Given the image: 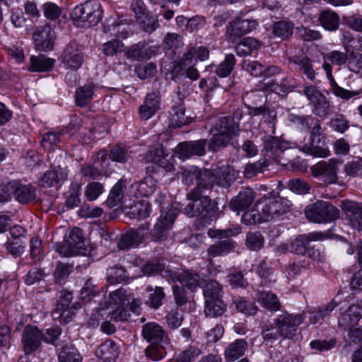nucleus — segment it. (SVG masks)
I'll list each match as a JSON object with an SVG mask.
<instances>
[{
    "label": "nucleus",
    "mask_w": 362,
    "mask_h": 362,
    "mask_svg": "<svg viewBox=\"0 0 362 362\" xmlns=\"http://www.w3.org/2000/svg\"><path fill=\"white\" fill-rule=\"evenodd\" d=\"M236 60L233 54H226L225 59L216 69V74L219 77H227L230 74L235 65Z\"/></svg>",
    "instance_id": "52"
},
{
    "label": "nucleus",
    "mask_w": 362,
    "mask_h": 362,
    "mask_svg": "<svg viewBox=\"0 0 362 362\" xmlns=\"http://www.w3.org/2000/svg\"><path fill=\"white\" fill-rule=\"evenodd\" d=\"M257 25L256 21L235 18L227 28V39L230 42H235L242 36L255 29Z\"/></svg>",
    "instance_id": "10"
},
{
    "label": "nucleus",
    "mask_w": 362,
    "mask_h": 362,
    "mask_svg": "<svg viewBox=\"0 0 362 362\" xmlns=\"http://www.w3.org/2000/svg\"><path fill=\"white\" fill-rule=\"evenodd\" d=\"M182 286L194 291L200 285V276L193 271L187 270L178 274L176 278Z\"/></svg>",
    "instance_id": "39"
},
{
    "label": "nucleus",
    "mask_w": 362,
    "mask_h": 362,
    "mask_svg": "<svg viewBox=\"0 0 362 362\" xmlns=\"http://www.w3.org/2000/svg\"><path fill=\"white\" fill-rule=\"evenodd\" d=\"M320 25L328 31H335L339 25V17L337 13L325 10L320 13L318 17Z\"/></svg>",
    "instance_id": "35"
},
{
    "label": "nucleus",
    "mask_w": 362,
    "mask_h": 362,
    "mask_svg": "<svg viewBox=\"0 0 362 362\" xmlns=\"http://www.w3.org/2000/svg\"><path fill=\"white\" fill-rule=\"evenodd\" d=\"M302 151L315 157L329 156V151L325 145V136L320 124L312 127L308 141L302 146Z\"/></svg>",
    "instance_id": "6"
},
{
    "label": "nucleus",
    "mask_w": 362,
    "mask_h": 362,
    "mask_svg": "<svg viewBox=\"0 0 362 362\" xmlns=\"http://www.w3.org/2000/svg\"><path fill=\"white\" fill-rule=\"evenodd\" d=\"M62 62L68 68L76 70L83 63L82 53L72 46H67L64 52Z\"/></svg>",
    "instance_id": "31"
},
{
    "label": "nucleus",
    "mask_w": 362,
    "mask_h": 362,
    "mask_svg": "<svg viewBox=\"0 0 362 362\" xmlns=\"http://www.w3.org/2000/svg\"><path fill=\"white\" fill-rule=\"evenodd\" d=\"M347 176L357 177L362 175V158L346 163L344 166Z\"/></svg>",
    "instance_id": "64"
},
{
    "label": "nucleus",
    "mask_w": 362,
    "mask_h": 362,
    "mask_svg": "<svg viewBox=\"0 0 362 362\" xmlns=\"http://www.w3.org/2000/svg\"><path fill=\"white\" fill-rule=\"evenodd\" d=\"M290 120L302 129L309 130V132L313 127L320 124L317 119L311 115H292L290 116Z\"/></svg>",
    "instance_id": "53"
},
{
    "label": "nucleus",
    "mask_w": 362,
    "mask_h": 362,
    "mask_svg": "<svg viewBox=\"0 0 362 362\" xmlns=\"http://www.w3.org/2000/svg\"><path fill=\"white\" fill-rule=\"evenodd\" d=\"M239 126L234 119L229 117L216 118L211 127V132H218L236 136L239 134Z\"/></svg>",
    "instance_id": "20"
},
{
    "label": "nucleus",
    "mask_w": 362,
    "mask_h": 362,
    "mask_svg": "<svg viewBox=\"0 0 362 362\" xmlns=\"http://www.w3.org/2000/svg\"><path fill=\"white\" fill-rule=\"evenodd\" d=\"M76 308L75 306L66 308L64 305H60L56 307L52 315L53 319H58L62 324H67L71 320L76 313Z\"/></svg>",
    "instance_id": "51"
},
{
    "label": "nucleus",
    "mask_w": 362,
    "mask_h": 362,
    "mask_svg": "<svg viewBox=\"0 0 362 362\" xmlns=\"http://www.w3.org/2000/svg\"><path fill=\"white\" fill-rule=\"evenodd\" d=\"M120 353L119 345L112 340L104 341L97 350V356L105 362H114Z\"/></svg>",
    "instance_id": "27"
},
{
    "label": "nucleus",
    "mask_w": 362,
    "mask_h": 362,
    "mask_svg": "<svg viewBox=\"0 0 362 362\" xmlns=\"http://www.w3.org/2000/svg\"><path fill=\"white\" fill-rule=\"evenodd\" d=\"M104 187L102 184L97 182L88 183L86 187L84 195L88 201H94L103 194Z\"/></svg>",
    "instance_id": "62"
},
{
    "label": "nucleus",
    "mask_w": 362,
    "mask_h": 362,
    "mask_svg": "<svg viewBox=\"0 0 362 362\" xmlns=\"http://www.w3.org/2000/svg\"><path fill=\"white\" fill-rule=\"evenodd\" d=\"M262 335L265 341H274L281 337L279 327L274 323L266 322L262 327Z\"/></svg>",
    "instance_id": "59"
},
{
    "label": "nucleus",
    "mask_w": 362,
    "mask_h": 362,
    "mask_svg": "<svg viewBox=\"0 0 362 362\" xmlns=\"http://www.w3.org/2000/svg\"><path fill=\"white\" fill-rule=\"evenodd\" d=\"M125 188L126 184L122 180H119L113 186L106 202L109 207H115L120 203L124 197Z\"/></svg>",
    "instance_id": "43"
},
{
    "label": "nucleus",
    "mask_w": 362,
    "mask_h": 362,
    "mask_svg": "<svg viewBox=\"0 0 362 362\" xmlns=\"http://www.w3.org/2000/svg\"><path fill=\"white\" fill-rule=\"evenodd\" d=\"M235 243L231 239H224L211 245L206 250V259L211 262L212 259L225 256L234 250Z\"/></svg>",
    "instance_id": "22"
},
{
    "label": "nucleus",
    "mask_w": 362,
    "mask_h": 362,
    "mask_svg": "<svg viewBox=\"0 0 362 362\" xmlns=\"http://www.w3.org/2000/svg\"><path fill=\"white\" fill-rule=\"evenodd\" d=\"M226 310V305L221 299L205 300L204 314L206 317H218Z\"/></svg>",
    "instance_id": "42"
},
{
    "label": "nucleus",
    "mask_w": 362,
    "mask_h": 362,
    "mask_svg": "<svg viewBox=\"0 0 362 362\" xmlns=\"http://www.w3.org/2000/svg\"><path fill=\"white\" fill-rule=\"evenodd\" d=\"M362 317V308L360 305H351L339 319V325L341 327H351Z\"/></svg>",
    "instance_id": "28"
},
{
    "label": "nucleus",
    "mask_w": 362,
    "mask_h": 362,
    "mask_svg": "<svg viewBox=\"0 0 362 362\" xmlns=\"http://www.w3.org/2000/svg\"><path fill=\"white\" fill-rule=\"evenodd\" d=\"M247 342L243 339H238L230 343L224 351L225 358L227 361H235L245 354Z\"/></svg>",
    "instance_id": "29"
},
{
    "label": "nucleus",
    "mask_w": 362,
    "mask_h": 362,
    "mask_svg": "<svg viewBox=\"0 0 362 362\" xmlns=\"http://www.w3.org/2000/svg\"><path fill=\"white\" fill-rule=\"evenodd\" d=\"M187 123V118L185 116V108L181 100L175 103L172 110L170 112V125L172 127H180Z\"/></svg>",
    "instance_id": "30"
},
{
    "label": "nucleus",
    "mask_w": 362,
    "mask_h": 362,
    "mask_svg": "<svg viewBox=\"0 0 362 362\" xmlns=\"http://www.w3.org/2000/svg\"><path fill=\"white\" fill-rule=\"evenodd\" d=\"M290 63L296 66L308 79L313 81L315 78V72L313 67L312 61L307 57H293L288 59Z\"/></svg>",
    "instance_id": "38"
},
{
    "label": "nucleus",
    "mask_w": 362,
    "mask_h": 362,
    "mask_svg": "<svg viewBox=\"0 0 362 362\" xmlns=\"http://www.w3.org/2000/svg\"><path fill=\"white\" fill-rule=\"evenodd\" d=\"M33 39L37 49L49 51L54 47V32L49 25L42 26L33 33Z\"/></svg>",
    "instance_id": "16"
},
{
    "label": "nucleus",
    "mask_w": 362,
    "mask_h": 362,
    "mask_svg": "<svg viewBox=\"0 0 362 362\" xmlns=\"http://www.w3.org/2000/svg\"><path fill=\"white\" fill-rule=\"evenodd\" d=\"M264 238L259 232H250L247 234L246 245L252 250H258L264 245Z\"/></svg>",
    "instance_id": "63"
},
{
    "label": "nucleus",
    "mask_w": 362,
    "mask_h": 362,
    "mask_svg": "<svg viewBox=\"0 0 362 362\" xmlns=\"http://www.w3.org/2000/svg\"><path fill=\"white\" fill-rule=\"evenodd\" d=\"M341 164V160L332 158L327 161L318 162L312 166L311 172L315 177L325 176V181L328 183H335L337 180L338 169Z\"/></svg>",
    "instance_id": "9"
},
{
    "label": "nucleus",
    "mask_w": 362,
    "mask_h": 362,
    "mask_svg": "<svg viewBox=\"0 0 362 362\" xmlns=\"http://www.w3.org/2000/svg\"><path fill=\"white\" fill-rule=\"evenodd\" d=\"M255 192L252 189L245 187L230 202V207L239 214L247 209L253 202Z\"/></svg>",
    "instance_id": "21"
},
{
    "label": "nucleus",
    "mask_w": 362,
    "mask_h": 362,
    "mask_svg": "<svg viewBox=\"0 0 362 362\" xmlns=\"http://www.w3.org/2000/svg\"><path fill=\"white\" fill-rule=\"evenodd\" d=\"M54 60L46 58L43 55L30 57V68L32 71L43 72L49 71L54 64Z\"/></svg>",
    "instance_id": "47"
},
{
    "label": "nucleus",
    "mask_w": 362,
    "mask_h": 362,
    "mask_svg": "<svg viewBox=\"0 0 362 362\" xmlns=\"http://www.w3.org/2000/svg\"><path fill=\"white\" fill-rule=\"evenodd\" d=\"M255 299L264 308L271 311H277L281 308V303L278 297L271 292L259 291L256 294Z\"/></svg>",
    "instance_id": "34"
},
{
    "label": "nucleus",
    "mask_w": 362,
    "mask_h": 362,
    "mask_svg": "<svg viewBox=\"0 0 362 362\" xmlns=\"http://www.w3.org/2000/svg\"><path fill=\"white\" fill-rule=\"evenodd\" d=\"M204 296L205 300L221 299L222 287L216 281H209L204 288Z\"/></svg>",
    "instance_id": "56"
},
{
    "label": "nucleus",
    "mask_w": 362,
    "mask_h": 362,
    "mask_svg": "<svg viewBox=\"0 0 362 362\" xmlns=\"http://www.w3.org/2000/svg\"><path fill=\"white\" fill-rule=\"evenodd\" d=\"M269 165V159L264 158L254 163H249L244 167L243 175L247 179H251L258 174L262 173Z\"/></svg>",
    "instance_id": "40"
},
{
    "label": "nucleus",
    "mask_w": 362,
    "mask_h": 362,
    "mask_svg": "<svg viewBox=\"0 0 362 362\" xmlns=\"http://www.w3.org/2000/svg\"><path fill=\"white\" fill-rule=\"evenodd\" d=\"M264 158L269 159L270 164L272 160H276L287 148V144L276 136H265L263 138Z\"/></svg>",
    "instance_id": "17"
},
{
    "label": "nucleus",
    "mask_w": 362,
    "mask_h": 362,
    "mask_svg": "<svg viewBox=\"0 0 362 362\" xmlns=\"http://www.w3.org/2000/svg\"><path fill=\"white\" fill-rule=\"evenodd\" d=\"M177 214L176 209H170L161 214L151 232L155 242H160L165 238L166 232L173 227Z\"/></svg>",
    "instance_id": "12"
},
{
    "label": "nucleus",
    "mask_w": 362,
    "mask_h": 362,
    "mask_svg": "<svg viewBox=\"0 0 362 362\" xmlns=\"http://www.w3.org/2000/svg\"><path fill=\"white\" fill-rule=\"evenodd\" d=\"M93 86L90 84L78 88L75 94L76 103L79 107H84L93 99Z\"/></svg>",
    "instance_id": "46"
},
{
    "label": "nucleus",
    "mask_w": 362,
    "mask_h": 362,
    "mask_svg": "<svg viewBox=\"0 0 362 362\" xmlns=\"http://www.w3.org/2000/svg\"><path fill=\"white\" fill-rule=\"evenodd\" d=\"M68 248L62 246L57 249V252L64 256H71L81 253L84 250V238L82 230L74 228L70 232L66 239Z\"/></svg>",
    "instance_id": "11"
},
{
    "label": "nucleus",
    "mask_w": 362,
    "mask_h": 362,
    "mask_svg": "<svg viewBox=\"0 0 362 362\" xmlns=\"http://www.w3.org/2000/svg\"><path fill=\"white\" fill-rule=\"evenodd\" d=\"M59 362H82L83 358L78 349L71 344L62 345L58 349Z\"/></svg>",
    "instance_id": "33"
},
{
    "label": "nucleus",
    "mask_w": 362,
    "mask_h": 362,
    "mask_svg": "<svg viewBox=\"0 0 362 362\" xmlns=\"http://www.w3.org/2000/svg\"><path fill=\"white\" fill-rule=\"evenodd\" d=\"M303 93L309 101L315 115L325 119L329 115L331 112L329 101L317 87L312 85L305 86Z\"/></svg>",
    "instance_id": "7"
},
{
    "label": "nucleus",
    "mask_w": 362,
    "mask_h": 362,
    "mask_svg": "<svg viewBox=\"0 0 362 362\" xmlns=\"http://www.w3.org/2000/svg\"><path fill=\"white\" fill-rule=\"evenodd\" d=\"M290 206V202L282 197H264L251 210L244 212L242 221L247 225L268 221L289 211Z\"/></svg>",
    "instance_id": "1"
},
{
    "label": "nucleus",
    "mask_w": 362,
    "mask_h": 362,
    "mask_svg": "<svg viewBox=\"0 0 362 362\" xmlns=\"http://www.w3.org/2000/svg\"><path fill=\"white\" fill-rule=\"evenodd\" d=\"M202 172L203 171L194 167L185 169L182 173V182L187 185H191L194 183V180H197V186H199L201 182Z\"/></svg>",
    "instance_id": "61"
},
{
    "label": "nucleus",
    "mask_w": 362,
    "mask_h": 362,
    "mask_svg": "<svg viewBox=\"0 0 362 362\" xmlns=\"http://www.w3.org/2000/svg\"><path fill=\"white\" fill-rule=\"evenodd\" d=\"M160 97L156 92H151L146 95L144 103L139 108V114L141 119L147 120L151 118L160 109Z\"/></svg>",
    "instance_id": "19"
},
{
    "label": "nucleus",
    "mask_w": 362,
    "mask_h": 362,
    "mask_svg": "<svg viewBox=\"0 0 362 362\" xmlns=\"http://www.w3.org/2000/svg\"><path fill=\"white\" fill-rule=\"evenodd\" d=\"M209 190L199 184L187 194V199L191 201L184 209V213L187 216L204 220H210L214 216L218 208L206 194Z\"/></svg>",
    "instance_id": "2"
},
{
    "label": "nucleus",
    "mask_w": 362,
    "mask_h": 362,
    "mask_svg": "<svg viewBox=\"0 0 362 362\" xmlns=\"http://www.w3.org/2000/svg\"><path fill=\"white\" fill-rule=\"evenodd\" d=\"M132 153L129 148L115 146L110 150L109 156L113 161L125 163L132 157Z\"/></svg>",
    "instance_id": "55"
},
{
    "label": "nucleus",
    "mask_w": 362,
    "mask_h": 362,
    "mask_svg": "<svg viewBox=\"0 0 362 362\" xmlns=\"http://www.w3.org/2000/svg\"><path fill=\"white\" fill-rule=\"evenodd\" d=\"M81 187L78 182H72L70 185L68 196L65 202V205L68 208L72 209L77 206L80 203V194Z\"/></svg>",
    "instance_id": "54"
},
{
    "label": "nucleus",
    "mask_w": 362,
    "mask_h": 362,
    "mask_svg": "<svg viewBox=\"0 0 362 362\" xmlns=\"http://www.w3.org/2000/svg\"><path fill=\"white\" fill-rule=\"evenodd\" d=\"M303 320V314L292 315L284 313L274 320V324L279 327L281 337L288 338L293 334Z\"/></svg>",
    "instance_id": "8"
},
{
    "label": "nucleus",
    "mask_w": 362,
    "mask_h": 362,
    "mask_svg": "<svg viewBox=\"0 0 362 362\" xmlns=\"http://www.w3.org/2000/svg\"><path fill=\"white\" fill-rule=\"evenodd\" d=\"M304 212L309 221L317 223L332 222L340 216V211L337 207L322 200L308 205Z\"/></svg>",
    "instance_id": "4"
},
{
    "label": "nucleus",
    "mask_w": 362,
    "mask_h": 362,
    "mask_svg": "<svg viewBox=\"0 0 362 362\" xmlns=\"http://www.w3.org/2000/svg\"><path fill=\"white\" fill-rule=\"evenodd\" d=\"M323 69L326 72L327 77L329 81V84L331 86V91L333 93L334 95L337 97L341 98L344 100H349L350 98L357 96L359 95L358 91H351L346 90L341 86H339L337 83L335 81L334 76L332 73V66L328 62H324Z\"/></svg>",
    "instance_id": "23"
},
{
    "label": "nucleus",
    "mask_w": 362,
    "mask_h": 362,
    "mask_svg": "<svg viewBox=\"0 0 362 362\" xmlns=\"http://www.w3.org/2000/svg\"><path fill=\"white\" fill-rule=\"evenodd\" d=\"M146 291L148 293V299L146 301V304L152 308H158L162 305L163 300L165 296L163 288L160 286H156L154 288L148 286Z\"/></svg>",
    "instance_id": "45"
},
{
    "label": "nucleus",
    "mask_w": 362,
    "mask_h": 362,
    "mask_svg": "<svg viewBox=\"0 0 362 362\" xmlns=\"http://www.w3.org/2000/svg\"><path fill=\"white\" fill-rule=\"evenodd\" d=\"M237 311L245 315H254L258 310V307L254 302H250L242 297H235L233 300Z\"/></svg>",
    "instance_id": "50"
},
{
    "label": "nucleus",
    "mask_w": 362,
    "mask_h": 362,
    "mask_svg": "<svg viewBox=\"0 0 362 362\" xmlns=\"http://www.w3.org/2000/svg\"><path fill=\"white\" fill-rule=\"evenodd\" d=\"M137 20L142 29L148 33L155 31L159 26L158 19L153 16L150 12L140 16Z\"/></svg>",
    "instance_id": "57"
},
{
    "label": "nucleus",
    "mask_w": 362,
    "mask_h": 362,
    "mask_svg": "<svg viewBox=\"0 0 362 362\" xmlns=\"http://www.w3.org/2000/svg\"><path fill=\"white\" fill-rule=\"evenodd\" d=\"M286 187L291 192L298 194H308L311 189L310 184L299 178L292 179L288 181Z\"/></svg>",
    "instance_id": "58"
},
{
    "label": "nucleus",
    "mask_w": 362,
    "mask_h": 362,
    "mask_svg": "<svg viewBox=\"0 0 362 362\" xmlns=\"http://www.w3.org/2000/svg\"><path fill=\"white\" fill-rule=\"evenodd\" d=\"M343 209L353 226L362 230V203L344 202Z\"/></svg>",
    "instance_id": "25"
},
{
    "label": "nucleus",
    "mask_w": 362,
    "mask_h": 362,
    "mask_svg": "<svg viewBox=\"0 0 362 362\" xmlns=\"http://www.w3.org/2000/svg\"><path fill=\"white\" fill-rule=\"evenodd\" d=\"M241 233V228L235 226L233 228H228L224 230H218L210 228L207 231V235L211 238L219 239H230V237L235 236Z\"/></svg>",
    "instance_id": "60"
},
{
    "label": "nucleus",
    "mask_w": 362,
    "mask_h": 362,
    "mask_svg": "<svg viewBox=\"0 0 362 362\" xmlns=\"http://www.w3.org/2000/svg\"><path fill=\"white\" fill-rule=\"evenodd\" d=\"M206 139L182 142L177 146L175 152L182 160L189 158L193 156H202L206 153Z\"/></svg>",
    "instance_id": "14"
},
{
    "label": "nucleus",
    "mask_w": 362,
    "mask_h": 362,
    "mask_svg": "<svg viewBox=\"0 0 362 362\" xmlns=\"http://www.w3.org/2000/svg\"><path fill=\"white\" fill-rule=\"evenodd\" d=\"M212 137L209 141L208 146L209 150L216 152L220 149L226 147L230 141L235 137L234 136L223 134L218 132H211Z\"/></svg>",
    "instance_id": "44"
},
{
    "label": "nucleus",
    "mask_w": 362,
    "mask_h": 362,
    "mask_svg": "<svg viewBox=\"0 0 362 362\" xmlns=\"http://www.w3.org/2000/svg\"><path fill=\"white\" fill-rule=\"evenodd\" d=\"M103 12L98 0H89L76 6L71 13V18L77 27L88 28L100 22Z\"/></svg>",
    "instance_id": "3"
},
{
    "label": "nucleus",
    "mask_w": 362,
    "mask_h": 362,
    "mask_svg": "<svg viewBox=\"0 0 362 362\" xmlns=\"http://www.w3.org/2000/svg\"><path fill=\"white\" fill-rule=\"evenodd\" d=\"M142 335L151 344H162L165 338V332L158 324L150 322L144 325Z\"/></svg>",
    "instance_id": "26"
},
{
    "label": "nucleus",
    "mask_w": 362,
    "mask_h": 362,
    "mask_svg": "<svg viewBox=\"0 0 362 362\" xmlns=\"http://www.w3.org/2000/svg\"><path fill=\"white\" fill-rule=\"evenodd\" d=\"M293 27V24L291 22L285 21H278L273 26V33L275 37L281 40H286L292 35Z\"/></svg>",
    "instance_id": "49"
},
{
    "label": "nucleus",
    "mask_w": 362,
    "mask_h": 362,
    "mask_svg": "<svg viewBox=\"0 0 362 362\" xmlns=\"http://www.w3.org/2000/svg\"><path fill=\"white\" fill-rule=\"evenodd\" d=\"M201 177L200 184L206 189H211L214 185L228 187L235 180V170L223 165L215 169L203 170Z\"/></svg>",
    "instance_id": "5"
},
{
    "label": "nucleus",
    "mask_w": 362,
    "mask_h": 362,
    "mask_svg": "<svg viewBox=\"0 0 362 362\" xmlns=\"http://www.w3.org/2000/svg\"><path fill=\"white\" fill-rule=\"evenodd\" d=\"M15 185H11L10 189L15 190L14 198L21 204H28L36 198V189L32 185H24L16 180Z\"/></svg>",
    "instance_id": "24"
},
{
    "label": "nucleus",
    "mask_w": 362,
    "mask_h": 362,
    "mask_svg": "<svg viewBox=\"0 0 362 362\" xmlns=\"http://www.w3.org/2000/svg\"><path fill=\"white\" fill-rule=\"evenodd\" d=\"M143 235L138 231H130L123 234L117 242L119 250H125L132 247H137L143 240Z\"/></svg>",
    "instance_id": "37"
},
{
    "label": "nucleus",
    "mask_w": 362,
    "mask_h": 362,
    "mask_svg": "<svg viewBox=\"0 0 362 362\" xmlns=\"http://www.w3.org/2000/svg\"><path fill=\"white\" fill-rule=\"evenodd\" d=\"M136 195L148 197L153 194L156 189V180L151 176L146 177L141 182L136 183Z\"/></svg>",
    "instance_id": "48"
},
{
    "label": "nucleus",
    "mask_w": 362,
    "mask_h": 362,
    "mask_svg": "<svg viewBox=\"0 0 362 362\" xmlns=\"http://www.w3.org/2000/svg\"><path fill=\"white\" fill-rule=\"evenodd\" d=\"M160 46L150 45L146 41L132 45L125 53L127 58L134 61L148 60L159 51Z\"/></svg>",
    "instance_id": "13"
},
{
    "label": "nucleus",
    "mask_w": 362,
    "mask_h": 362,
    "mask_svg": "<svg viewBox=\"0 0 362 362\" xmlns=\"http://www.w3.org/2000/svg\"><path fill=\"white\" fill-rule=\"evenodd\" d=\"M173 79L175 81L183 77H187L192 81L199 78V73L194 65H185L182 66H174L172 71Z\"/></svg>",
    "instance_id": "41"
},
{
    "label": "nucleus",
    "mask_w": 362,
    "mask_h": 362,
    "mask_svg": "<svg viewBox=\"0 0 362 362\" xmlns=\"http://www.w3.org/2000/svg\"><path fill=\"white\" fill-rule=\"evenodd\" d=\"M326 237V235L322 232H312L307 235H300L291 243V251L297 255H304L308 251L310 241L322 240Z\"/></svg>",
    "instance_id": "18"
},
{
    "label": "nucleus",
    "mask_w": 362,
    "mask_h": 362,
    "mask_svg": "<svg viewBox=\"0 0 362 362\" xmlns=\"http://www.w3.org/2000/svg\"><path fill=\"white\" fill-rule=\"evenodd\" d=\"M337 306V303L332 300L327 305L318 307L310 313V322L312 324H321L325 319L331 315V313Z\"/></svg>",
    "instance_id": "36"
},
{
    "label": "nucleus",
    "mask_w": 362,
    "mask_h": 362,
    "mask_svg": "<svg viewBox=\"0 0 362 362\" xmlns=\"http://www.w3.org/2000/svg\"><path fill=\"white\" fill-rule=\"evenodd\" d=\"M67 177L66 172L61 168L52 169L46 171L40 179V185L44 187H50Z\"/></svg>",
    "instance_id": "32"
},
{
    "label": "nucleus",
    "mask_w": 362,
    "mask_h": 362,
    "mask_svg": "<svg viewBox=\"0 0 362 362\" xmlns=\"http://www.w3.org/2000/svg\"><path fill=\"white\" fill-rule=\"evenodd\" d=\"M42 340V333L36 326L27 325L25 327L22 336V342L26 354L35 351L40 346Z\"/></svg>",
    "instance_id": "15"
}]
</instances>
